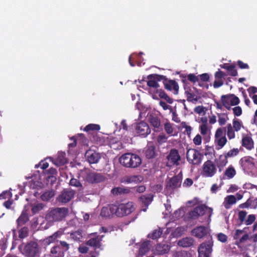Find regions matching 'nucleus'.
Wrapping results in <instances>:
<instances>
[{
    "instance_id": "1",
    "label": "nucleus",
    "mask_w": 257,
    "mask_h": 257,
    "mask_svg": "<svg viewBox=\"0 0 257 257\" xmlns=\"http://www.w3.org/2000/svg\"><path fill=\"white\" fill-rule=\"evenodd\" d=\"M69 210L66 207H57L49 210L45 216V220L49 223L62 221L68 215Z\"/></svg>"
},
{
    "instance_id": "2",
    "label": "nucleus",
    "mask_w": 257,
    "mask_h": 257,
    "mask_svg": "<svg viewBox=\"0 0 257 257\" xmlns=\"http://www.w3.org/2000/svg\"><path fill=\"white\" fill-rule=\"evenodd\" d=\"M119 162L125 167L135 168L141 164L142 159L137 154L127 153L120 157Z\"/></svg>"
},
{
    "instance_id": "3",
    "label": "nucleus",
    "mask_w": 257,
    "mask_h": 257,
    "mask_svg": "<svg viewBox=\"0 0 257 257\" xmlns=\"http://www.w3.org/2000/svg\"><path fill=\"white\" fill-rule=\"evenodd\" d=\"M19 248L25 257H36L39 253V245L34 241L23 243Z\"/></svg>"
},
{
    "instance_id": "4",
    "label": "nucleus",
    "mask_w": 257,
    "mask_h": 257,
    "mask_svg": "<svg viewBox=\"0 0 257 257\" xmlns=\"http://www.w3.org/2000/svg\"><path fill=\"white\" fill-rule=\"evenodd\" d=\"M116 216L121 217L127 216L132 213L135 210V204L133 202H128L126 203H120L115 205Z\"/></svg>"
},
{
    "instance_id": "5",
    "label": "nucleus",
    "mask_w": 257,
    "mask_h": 257,
    "mask_svg": "<svg viewBox=\"0 0 257 257\" xmlns=\"http://www.w3.org/2000/svg\"><path fill=\"white\" fill-rule=\"evenodd\" d=\"M213 241L209 235L208 240L201 243L198 248V257H210L212 251Z\"/></svg>"
},
{
    "instance_id": "6",
    "label": "nucleus",
    "mask_w": 257,
    "mask_h": 257,
    "mask_svg": "<svg viewBox=\"0 0 257 257\" xmlns=\"http://www.w3.org/2000/svg\"><path fill=\"white\" fill-rule=\"evenodd\" d=\"M247 212L244 210L239 211L238 212V221L235 224L236 227H239L242 224L246 225H251L255 220V215L254 214H249L247 216V219H245L247 215Z\"/></svg>"
},
{
    "instance_id": "7",
    "label": "nucleus",
    "mask_w": 257,
    "mask_h": 257,
    "mask_svg": "<svg viewBox=\"0 0 257 257\" xmlns=\"http://www.w3.org/2000/svg\"><path fill=\"white\" fill-rule=\"evenodd\" d=\"M217 173V167L213 161L208 160L202 166L201 175L204 177H212Z\"/></svg>"
},
{
    "instance_id": "8",
    "label": "nucleus",
    "mask_w": 257,
    "mask_h": 257,
    "mask_svg": "<svg viewBox=\"0 0 257 257\" xmlns=\"http://www.w3.org/2000/svg\"><path fill=\"white\" fill-rule=\"evenodd\" d=\"M203 156L196 149H189L186 154V158L188 162L195 165H199L202 161Z\"/></svg>"
},
{
    "instance_id": "9",
    "label": "nucleus",
    "mask_w": 257,
    "mask_h": 257,
    "mask_svg": "<svg viewBox=\"0 0 257 257\" xmlns=\"http://www.w3.org/2000/svg\"><path fill=\"white\" fill-rule=\"evenodd\" d=\"M225 134L226 127L218 128L215 132L214 141L219 147L218 149H222L227 142Z\"/></svg>"
},
{
    "instance_id": "10",
    "label": "nucleus",
    "mask_w": 257,
    "mask_h": 257,
    "mask_svg": "<svg viewBox=\"0 0 257 257\" xmlns=\"http://www.w3.org/2000/svg\"><path fill=\"white\" fill-rule=\"evenodd\" d=\"M85 179L89 183L94 184L104 181L106 177L101 173L89 171L86 173Z\"/></svg>"
},
{
    "instance_id": "11",
    "label": "nucleus",
    "mask_w": 257,
    "mask_h": 257,
    "mask_svg": "<svg viewBox=\"0 0 257 257\" xmlns=\"http://www.w3.org/2000/svg\"><path fill=\"white\" fill-rule=\"evenodd\" d=\"M181 181L182 177L179 175L173 177L167 182L166 189L168 192L172 193L175 189L180 187Z\"/></svg>"
},
{
    "instance_id": "12",
    "label": "nucleus",
    "mask_w": 257,
    "mask_h": 257,
    "mask_svg": "<svg viewBox=\"0 0 257 257\" xmlns=\"http://www.w3.org/2000/svg\"><path fill=\"white\" fill-rule=\"evenodd\" d=\"M167 158L168 160V162L167 164V166H172L173 165L177 166L180 165L179 161L181 160V156L179 154L178 150L175 149H171Z\"/></svg>"
},
{
    "instance_id": "13",
    "label": "nucleus",
    "mask_w": 257,
    "mask_h": 257,
    "mask_svg": "<svg viewBox=\"0 0 257 257\" xmlns=\"http://www.w3.org/2000/svg\"><path fill=\"white\" fill-rule=\"evenodd\" d=\"M135 131L139 136L146 137L151 133V130L147 123L141 121L136 124Z\"/></svg>"
},
{
    "instance_id": "14",
    "label": "nucleus",
    "mask_w": 257,
    "mask_h": 257,
    "mask_svg": "<svg viewBox=\"0 0 257 257\" xmlns=\"http://www.w3.org/2000/svg\"><path fill=\"white\" fill-rule=\"evenodd\" d=\"M239 163L244 171L252 169L255 167L254 159L250 156H245L241 158Z\"/></svg>"
},
{
    "instance_id": "15",
    "label": "nucleus",
    "mask_w": 257,
    "mask_h": 257,
    "mask_svg": "<svg viewBox=\"0 0 257 257\" xmlns=\"http://www.w3.org/2000/svg\"><path fill=\"white\" fill-rule=\"evenodd\" d=\"M86 160L90 164H97L101 159L100 154L92 149L87 150L85 154Z\"/></svg>"
},
{
    "instance_id": "16",
    "label": "nucleus",
    "mask_w": 257,
    "mask_h": 257,
    "mask_svg": "<svg viewBox=\"0 0 257 257\" xmlns=\"http://www.w3.org/2000/svg\"><path fill=\"white\" fill-rule=\"evenodd\" d=\"M207 207L205 205H199L195 207L193 210L188 213V218L192 220L197 219L199 216H203L207 209Z\"/></svg>"
},
{
    "instance_id": "17",
    "label": "nucleus",
    "mask_w": 257,
    "mask_h": 257,
    "mask_svg": "<svg viewBox=\"0 0 257 257\" xmlns=\"http://www.w3.org/2000/svg\"><path fill=\"white\" fill-rule=\"evenodd\" d=\"M75 192L72 190L64 189L57 198L59 202L65 203L69 202L74 197Z\"/></svg>"
},
{
    "instance_id": "18",
    "label": "nucleus",
    "mask_w": 257,
    "mask_h": 257,
    "mask_svg": "<svg viewBox=\"0 0 257 257\" xmlns=\"http://www.w3.org/2000/svg\"><path fill=\"white\" fill-rule=\"evenodd\" d=\"M115 204H111L103 207L101 210L100 215L102 217H109L116 215Z\"/></svg>"
},
{
    "instance_id": "19",
    "label": "nucleus",
    "mask_w": 257,
    "mask_h": 257,
    "mask_svg": "<svg viewBox=\"0 0 257 257\" xmlns=\"http://www.w3.org/2000/svg\"><path fill=\"white\" fill-rule=\"evenodd\" d=\"M243 230L236 229L233 235V239L235 240V244L238 245L240 244L246 242L249 238L248 234L247 233L244 234L241 237L239 236L243 233Z\"/></svg>"
},
{
    "instance_id": "20",
    "label": "nucleus",
    "mask_w": 257,
    "mask_h": 257,
    "mask_svg": "<svg viewBox=\"0 0 257 257\" xmlns=\"http://www.w3.org/2000/svg\"><path fill=\"white\" fill-rule=\"evenodd\" d=\"M165 88L168 90H174L175 94H178L179 91V85L177 82L174 80L165 79L163 81Z\"/></svg>"
},
{
    "instance_id": "21",
    "label": "nucleus",
    "mask_w": 257,
    "mask_h": 257,
    "mask_svg": "<svg viewBox=\"0 0 257 257\" xmlns=\"http://www.w3.org/2000/svg\"><path fill=\"white\" fill-rule=\"evenodd\" d=\"M154 196L152 194H148L141 196L139 199L145 208L142 210L145 212L148 208L149 205L153 200Z\"/></svg>"
},
{
    "instance_id": "22",
    "label": "nucleus",
    "mask_w": 257,
    "mask_h": 257,
    "mask_svg": "<svg viewBox=\"0 0 257 257\" xmlns=\"http://www.w3.org/2000/svg\"><path fill=\"white\" fill-rule=\"evenodd\" d=\"M192 234L196 237L201 238L207 235V228L203 225L197 226L192 230Z\"/></svg>"
},
{
    "instance_id": "23",
    "label": "nucleus",
    "mask_w": 257,
    "mask_h": 257,
    "mask_svg": "<svg viewBox=\"0 0 257 257\" xmlns=\"http://www.w3.org/2000/svg\"><path fill=\"white\" fill-rule=\"evenodd\" d=\"M171 246L166 244L158 243L155 246V252L158 255H164L168 253Z\"/></svg>"
},
{
    "instance_id": "24",
    "label": "nucleus",
    "mask_w": 257,
    "mask_h": 257,
    "mask_svg": "<svg viewBox=\"0 0 257 257\" xmlns=\"http://www.w3.org/2000/svg\"><path fill=\"white\" fill-rule=\"evenodd\" d=\"M144 153L148 159H153L157 155L156 147L153 145H147L144 149Z\"/></svg>"
},
{
    "instance_id": "25",
    "label": "nucleus",
    "mask_w": 257,
    "mask_h": 257,
    "mask_svg": "<svg viewBox=\"0 0 257 257\" xmlns=\"http://www.w3.org/2000/svg\"><path fill=\"white\" fill-rule=\"evenodd\" d=\"M241 145L246 149L251 150L254 147V142L250 136L246 135L241 139Z\"/></svg>"
},
{
    "instance_id": "26",
    "label": "nucleus",
    "mask_w": 257,
    "mask_h": 257,
    "mask_svg": "<svg viewBox=\"0 0 257 257\" xmlns=\"http://www.w3.org/2000/svg\"><path fill=\"white\" fill-rule=\"evenodd\" d=\"M147 79L148 80V81L142 80L140 81V83H141L142 82H146L147 85L150 88L149 92L154 93V91H156L158 89L160 88V85L154 78Z\"/></svg>"
},
{
    "instance_id": "27",
    "label": "nucleus",
    "mask_w": 257,
    "mask_h": 257,
    "mask_svg": "<svg viewBox=\"0 0 257 257\" xmlns=\"http://www.w3.org/2000/svg\"><path fill=\"white\" fill-rule=\"evenodd\" d=\"M103 236V235H102L101 237L97 236L95 237L90 238L86 243L87 245L95 247V248H100L101 246L102 238Z\"/></svg>"
},
{
    "instance_id": "28",
    "label": "nucleus",
    "mask_w": 257,
    "mask_h": 257,
    "mask_svg": "<svg viewBox=\"0 0 257 257\" xmlns=\"http://www.w3.org/2000/svg\"><path fill=\"white\" fill-rule=\"evenodd\" d=\"M131 190L128 188L116 187L111 190V193L115 196L130 193Z\"/></svg>"
},
{
    "instance_id": "29",
    "label": "nucleus",
    "mask_w": 257,
    "mask_h": 257,
    "mask_svg": "<svg viewBox=\"0 0 257 257\" xmlns=\"http://www.w3.org/2000/svg\"><path fill=\"white\" fill-rule=\"evenodd\" d=\"M90 139L91 141L94 142L97 145L101 146L106 144L108 142L109 138L107 137L105 139L104 137L99 136L97 134L93 135V133H92V136L90 137Z\"/></svg>"
},
{
    "instance_id": "30",
    "label": "nucleus",
    "mask_w": 257,
    "mask_h": 257,
    "mask_svg": "<svg viewBox=\"0 0 257 257\" xmlns=\"http://www.w3.org/2000/svg\"><path fill=\"white\" fill-rule=\"evenodd\" d=\"M236 174V171L232 165H230L225 170L223 174V178L231 179Z\"/></svg>"
},
{
    "instance_id": "31",
    "label": "nucleus",
    "mask_w": 257,
    "mask_h": 257,
    "mask_svg": "<svg viewBox=\"0 0 257 257\" xmlns=\"http://www.w3.org/2000/svg\"><path fill=\"white\" fill-rule=\"evenodd\" d=\"M29 220L28 214L26 211H23L16 221L17 227H20L26 224Z\"/></svg>"
},
{
    "instance_id": "32",
    "label": "nucleus",
    "mask_w": 257,
    "mask_h": 257,
    "mask_svg": "<svg viewBox=\"0 0 257 257\" xmlns=\"http://www.w3.org/2000/svg\"><path fill=\"white\" fill-rule=\"evenodd\" d=\"M53 162L57 166H63L66 164L67 160L65 157V153L63 152L58 153L57 158Z\"/></svg>"
},
{
    "instance_id": "33",
    "label": "nucleus",
    "mask_w": 257,
    "mask_h": 257,
    "mask_svg": "<svg viewBox=\"0 0 257 257\" xmlns=\"http://www.w3.org/2000/svg\"><path fill=\"white\" fill-rule=\"evenodd\" d=\"M193 243L194 239L191 237L183 238L180 240L178 242V245L183 247H190L193 245Z\"/></svg>"
},
{
    "instance_id": "34",
    "label": "nucleus",
    "mask_w": 257,
    "mask_h": 257,
    "mask_svg": "<svg viewBox=\"0 0 257 257\" xmlns=\"http://www.w3.org/2000/svg\"><path fill=\"white\" fill-rule=\"evenodd\" d=\"M236 202V199L234 195H228L225 198L223 205L225 209H228L230 208L231 205L235 204Z\"/></svg>"
},
{
    "instance_id": "35",
    "label": "nucleus",
    "mask_w": 257,
    "mask_h": 257,
    "mask_svg": "<svg viewBox=\"0 0 257 257\" xmlns=\"http://www.w3.org/2000/svg\"><path fill=\"white\" fill-rule=\"evenodd\" d=\"M100 129V125L96 124L90 123L87 125L83 129L84 131L88 132L89 134L91 135V137L92 136V133L93 135L94 134V131L96 132L99 131Z\"/></svg>"
},
{
    "instance_id": "36",
    "label": "nucleus",
    "mask_w": 257,
    "mask_h": 257,
    "mask_svg": "<svg viewBox=\"0 0 257 257\" xmlns=\"http://www.w3.org/2000/svg\"><path fill=\"white\" fill-rule=\"evenodd\" d=\"M232 95L230 94L227 95H223L221 97V101L222 105L224 106L227 109H231L230 104V98Z\"/></svg>"
},
{
    "instance_id": "37",
    "label": "nucleus",
    "mask_w": 257,
    "mask_h": 257,
    "mask_svg": "<svg viewBox=\"0 0 257 257\" xmlns=\"http://www.w3.org/2000/svg\"><path fill=\"white\" fill-rule=\"evenodd\" d=\"M51 253L54 257H63L65 254L59 245L53 246L51 249Z\"/></svg>"
},
{
    "instance_id": "38",
    "label": "nucleus",
    "mask_w": 257,
    "mask_h": 257,
    "mask_svg": "<svg viewBox=\"0 0 257 257\" xmlns=\"http://www.w3.org/2000/svg\"><path fill=\"white\" fill-rule=\"evenodd\" d=\"M149 121L153 127L156 128H159L161 126L160 119L155 115H150L149 116Z\"/></svg>"
},
{
    "instance_id": "39",
    "label": "nucleus",
    "mask_w": 257,
    "mask_h": 257,
    "mask_svg": "<svg viewBox=\"0 0 257 257\" xmlns=\"http://www.w3.org/2000/svg\"><path fill=\"white\" fill-rule=\"evenodd\" d=\"M55 191L51 189L45 191L41 195V199L43 201H48L53 198L55 195Z\"/></svg>"
},
{
    "instance_id": "40",
    "label": "nucleus",
    "mask_w": 257,
    "mask_h": 257,
    "mask_svg": "<svg viewBox=\"0 0 257 257\" xmlns=\"http://www.w3.org/2000/svg\"><path fill=\"white\" fill-rule=\"evenodd\" d=\"M82 232V229H78L76 231L71 232L70 237L75 241H80L83 237Z\"/></svg>"
},
{
    "instance_id": "41",
    "label": "nucleus",
    "mask_w": 257,
    "mask_h": 257,
    "mask_svg": "<svg viewBox=\"0 0 257 257\" xmlns=\"http://www.w3.org/2000/svg\"><path fill=\"white\" fill-rule=\"evenodd\" d=\"M219 162L217 165V167L219 168V171L221 172V169L225 167L228 163V158L225 157V155H221L219 156Z\"/></svg>"
},
{
    "instance_id": "42",
    "label": "nucleus",
    "mask_w": 257,
    "mask_h": 257,
    "mask_svg": "<svg viewBox=\"0 0 257 257\" xmlns=\"http://www.w3.org/2000/svg\"><path fill=\"white\" fill-rule=\"evenodd\" d=\"M185 94L187 97V100L189 102H196L198 100V99L195 97V94L192 92L190 88H188L185 90Z\"/></svg>"
},
{
    "instance_id": "43",
    "label": "nucleus",
    "mask_w": 257,
    "mask_h": 257,
    "mask_svg": "<svg viewBox=\"0 0 257 257\" xmlns=\"http://www.w3.org/2000/svg\"><path fill=\"white\" fill-rule=\"evenodd\" d=\"M226 127V133L229 140L233 139L235 137V131L230 123H228Z\"/></svg>"
},
{
    "instance_id": "44",
    "label": "nucleus",
    "mask_w": 257,
    "mask_h": 257,
    "mask_svg": "<svg viewBox=\"0 0 257 257\" xmlns=\"http://www.w3.org/2000/svg\"><path fill=\"white\" fill-rule=\"evenodd\" d=\"M163 230L161 228L157 229H155L152 233H149L148 237L152 239H156L159 238L162 234Z\"/></svg>"
},
{
    "instance_id": "45",
    "label": "nucleus",
    "mask_w": 257,
    "mask_h": 257,
    "mask_svg": "<svg viewBox=\"0 0 257 257\" xmlns=\"http://www.w3.org/2000/svg\"><path fill=\"white\" fill-rule=\"evenodd\" d=\"M45 206V205L42 203H39L34 204L31 208V211L33 214H36L39 213L40 211L42 210Z\"/></svg>"
},
{
    "instance_id": "46",
    "label": "nucleus",
    "mask_w": 257,
    "mask_h": 257,
    "mask_svg": "<svg viewBox=\"0 0 257 257\" xmlns=\"http://www.w3.org/2000/svg\"><path fill=\"white\" fill-rule=\"evenodd\" d=\"M239 153V150L237 148H233L227 152H225L224 154L225 155L226 158H233L236 156H237Z\"/></svg>"
},
{
    "instance_id": "47",
    "label": "nucleus",
    "mask_w": 257,
    "mask_h": 257,
    "mask_svg": "<svg viewBox=\"0 0 257 257\" xmlns=\"http://www.w3.org/2000/svg\"><path fill=\"white\" fill-rule=\"evenodd\" d=\"M150 250L149 244L146 242L143 243L139 248V253L141 255H144Z\"/></svg>"
},
{
    "instance_id": "48",
    "label": "nucleus",
    "mask_w": 257,
    "mask_h": 257,
    "mask_svg": "<svg viewBox=\"0 0 257 257\" xmlns=\"http://www.w3.org/2000/svg\"><path fill=\"white\" fill-rule=\"evenodd\" d=\"M29 229L27 227L24 226L19 230V237L24 238L28 235Z\"/></svg>"
},
{
    "instance_id": "49",
    "label": "nucleus",
    "mask_w": 257,
    "mask_h": 257,
    "mask_svg": "<svg viewBox=\"0 0 257 257\" xmlns=\"http://www.w3.org/2000/svg\"><path fill=\"white\" fill-rule=\"evenodd\" d=\"M154 78V79L158 82V81H160L161 80L165 81V79H168L165 76L159 75L157 74H152L149 75L147 76V78Z\"/></svg>"
},
{
    "instance_id": "50",
    "label": "nucleus",
    "mask_w": 257,
    "mask_h": 257,
    "mask_svg": "<svg viewBox=\"0 0 257 257\" xmlns=\"http://www.w3.org/2000/svg\"><path fill=\"white\" fill-rule=\"evenodd\" d=\"M232 127L236 132L240 130L242 126L241 123L237 119H233L232 121Z\"/></svg>"
},
{
    "instance_id": "51",
    "label": "nucleus",
    "mask_w": 257,
    "mask_h": 257,
    "mask_svg": "<svg viewBox=\"0 0 257 257\" xmlns=\"http://www.w3.org/2000/svg\"><path fill=\"white\" fill-rule=\"evenodd\" d=\"M187 80L193 83H195L197 81H199V77L198 75L196 76L193 73L189 74L187 75Z\"/></svg>"
},
{
    "instance_id": "52",
    "label": "nucleus",
    "mask_w": 257,
    "mask_h": 257,
    "mask_svg": "<svg viewBox=\"0 0 257 257\" xmlns=\"http://www.w3.org/2000/svg\"><path fill=\"white\" fill-rule=\"evenodd\" d=\"M167 137L166 135L163 134H160L157 138V142L160 144L162 145V144L167 142Z\"/></svg>"
},
{
    "instance_id": "53",
    "label": "nucleus",
    "mask_w": 257,
    "mask_h": 257,
    "mask_svg": "<svg viewBox=\"0 0 257 257\" xmlns=\"http://www.w3.org/2000/svg\"><path fill=\"white\" fill-rule=\"evenodd\" d=\"M231 97L230 98V104L231 106L236 105L239 103L240 100L238 97L233 94H230Z\"/></svg>"
},
{
    "instance_id": "54",
    "label": "nucleus",
    "mask_w": 257,
    "mask_h": 257,
    "mask_svg": "<svg viewBox=\"0 0 257 257\" xmlns=\"http://www.w3.org/2000/svg\"><path fill=\"white\" fill-rule=\"evenodd\" d=\"M59 243V246L61 247L64 253L69 250L70 245L67 242L65 241H60Z\"/></svg>"
},
{
    "instance_id": "55",
    "label": "nucleus",
    "mask_w": 257,
    "mask_h": 257,
    "mask_svg": "<svg viewBox=\"0 0 257 257\" xmlns=\"http://www.w3.org/2000/svg\"><path fill=\"white\" fill-rule=\"evenodd\" d=\"M230 68L228 69L227 71L229 74L231 76H236L238 75L237 70L235 69V66L233 64L230 65Z\"/></svg>"
},
{
    "instance_id": "56",
    "label": "nucleus",
    "mask_w": 257,
    "mask_h": 257,
    "mask_svg": "<svg viewBox=\"0 0 257 257\" xmlns=\"http://www.w3.org/2000/svg\"><path fill=\"white\" fill-rule=\"evenodd\" d=\"M165 132L169 135L172 134L173 132V128L171 124L169 122L165 123L164 124Z\"/></svg>"
},
{
    "instance_id": "57",
    "label": "nucleus",
    "mask_w": 257,
    "mask_h": 257,
    "mask_svg": "<svg viewBox=\"0 0 257 257\" xmlns=\"http://www.w3.org/2000/svg\"><path fill=\"white\" fill-rule=\"evenodd\" d=\"M199 80L203 82H207L209 81L210 76L208 73H203L198 75Z\"/></svg>"
},
{
    "instance_id": "58",
    "label": "nucleus",
    "mask_w": 257,
    "mask_h": 257,
    "mask_svg": "<svg viewBox=\"0 0 257 257\" xmlns=\"http://www.w3.org/2000/svg\"><path fill=\"white\" fill-rule=\"evenodd\" d=\"M233 112L234 115L239 116L242 114V109L240 106H235L232 108Z\"/></svg>"
},
{
    "instance_id": "59",
    "label": "nucleus",
    "mask_w": 257,
    "mask_h": 257,
    "mask_svg": "<svg viewBox=\"0 0 257 257\" xmlns=\"http://www.w3.org/2000/svg\"><path fill=\"white\" fill-rule=\"evenodd\" d=\"M217 239L222 242H226L227 240V236L223 233H219L217 234Z\"/></svg>"
},
{
    "instance_id": "60",
    "label": "nucleus",
    "mask_w": 257,
    "mask_h": 257,
    "mask_svg": "<svg viewBox=\"0 0 257 257\" xmlns=\"http://www.w3.org/2000/svg\"><path fill=\"white\" fill-rule=\"evenodd\" d=\"M12 194L10 191H5L0 194V199H4L6 198H11Z\"/></svg>"
},
{
    "instance_id": "61",
    "label": "nucleus",
    "mask_w": 257,
    "mask_h": 257,
    "mask_svg": "<svg viewBox=\"0 0 257 257\" xmlns=\"http://www.w3.org/2000/svg\"><path fill=\"white\" fill-rule=\"evenodd\" d=\"M70 185L75 187H81L82 185L80 181L76 179L72 178L70 181Z\"/></svg>"
},
{
    "instance_id": "62",
    "label": "nucleus",
    "mask_w": 257,
    "mask_h": 257,
    "mask_svg": "<svg viewBox=\"0 0 257 257\" xmlns=\"http://www.w3.org/2000/svg\"><path fill=\"white\" fill-rule=\"evenodd\" d=\"M193 143L195 145L199 146L202 143V137L198 134L193 139Z\"/></svg>"
},
{
    "instance_id": "63",
    "label": "nucleus",
    "mask_w": 257,
    "mask_h": 257,
    "mask_svg": "<svg viewBox=\"0 0 257 257\" xmlns=\"http://www.w3.org/2000/svg\"><path fill=\"white\" fill-rule=\"evenodd\" d=\"M47 183L53 185L56 181V176L48 175L46 178Z\"/></svg>"
},
{
    "instance_id": "64",
    "label": "nucleus",
    "mask_w": 257,
    "mask_h": 257,
    "mask_svg": "<svg viewBox=\"0 0 257 257\" xmlns=\"http://www.w3.org/2000/svg\"><path fill=\"white\" fill-rule=\"evenodd\" d=\"M177 257H191V254L184 250L179 251L177 253Z\"/></svg>"
}]
</instances>
